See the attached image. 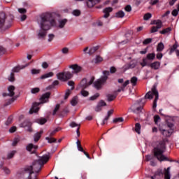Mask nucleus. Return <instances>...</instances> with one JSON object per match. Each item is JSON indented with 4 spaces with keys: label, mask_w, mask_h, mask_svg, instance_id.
Listing matches in <instances>:
<instances>
[{
    "label": "nucleus",
    "mask_w": 179,
    "mask_h": 179,
    "mask_svg": "<svg viewBox=\"0 0 179 179\" xmlns=\"http://www.w3.org/2000/svg\"><path fill=\"white\" fill-rule=\"evenodd\" d=\"M130 83H131L132 86H136V83H138V78L132 77L130 80Z\"/></svg>",
    "instance_id": "nucleus-35"
},
{
    "label": "nucleus",
    "mask_w": 179,
    "mask_h": 179,
    "mask_svg": "<svg viewBox=\"0 0 179 179\" xmlns=\"http://www.w3.org/2000/svg\"><path fill=\"white\" fill-rule=\"evenodd\" d=\"M97 50H99V46L92 47L89 50L88 54L90 55H93V54H94Z\"/></svg>",
    "instance_id": "nucleus-30"
},
{
    "label": "nucleus",
    "mask_w": 179,
    "mask_h": 179,
    "mask_svg": "<svg viewBox=\"0 0 179 179\" xmlns=\"http://www.w3.org/2000/svg\"><path fill=\"white\" fill-rule=\"evenodd\" d=\"M131 108L134 113H135L136 114H139V113L142 112V109L143 108L142 106H136V103H135L134 106H131Z\"/></svg>",
    "instance_id": "nucleus-20"
},
{
    "label": "nucleus",
    "mask_w": 179,
    "mask_h": 179,
    "mask_svg": "<svg viewBox=\"0 0 179 179\" xmlns=\"http://www.w3.org/2000/svg\"><path fill=\"white\" fill-rule=\"evenodd\" d=\"M50 155H44L39 159L34 161L31 165L24 168V173L34 171L36 174H38L41 171V168L50 160Z\"/></svg>",
    "instance_id": "nucleus-2"
},
{
    "label": "nucleus",
    "mask_w": 179,
    "mask_h": 179,
    "mask_svg": "<svg viewBox=\"0 0 179 179\" xmlns=\"http://www.w3.org/2000/svg\"><path fill=\"white\" fill-rule=\"evenodd\" d=\"M171 31V27H168L166 29H164L162 31H160L159 33L161 34H169Z\"/></svg>",
    "instance_id": "nucleus-32"
},
{
    "label": "nucleus",
    "mask_w": 179,
    "mask_h": 179,
    "mask_svg": "<svg viewBox=\"0 0 179 179\" xmlns=\"http://www.w3.org/2000/svg\"><path fill=\"white\" fill-rule=\"evenodd\" d=\"M117 97L115 95L108 94L107 95L108 101H113Z\"/></svg>",
    "instance_id": "nucleus-47"
},
{
    "label": "nucleus",
    "mask_w": 179,
    "mask_h": 179,
    "mask_svg": "<svg viewBox=\"0 0 179 179\" xmlns=\"http://www.w3.org/2000/svg\"><path fill=\"white\" fill-rule=\"evenodd\" d=\"M45 139H46V141H48V143H54L57 142V139L52 138V136L46 137Z\"/></svg>",
    "instance_id": "nucleus-37"
},
{
    "label": "nucleus",
    "mask_w": 179,
    "mask_h": 179,
    "mask_svg": "<svg viewBox=\"0 0 179 179\" xmlns=\"http://www.w3.org/2000/svg\"><path fill=\"white\" fill-rule=\"evenodd\" d=\"M151 17H152V13H147L143 16V19L145 20H149V19H150Z\"/></svg>",
    "instance_id": "nucleus-45"
},
{
    "label": "nucleus",
    "mask_w": 179,
    "mask_h": 179,
    "mask_svg": "<svg viewBox=\"0 0 179 179\" xmlns=\"http://www.w3.org/2000/svg\"><path fill=\"white\" fill-rule=\"evenodd\" d=\"M98 105H99L101 107H106V106H107V103L103 101V100H101L99 103H98Z\"/></svg>",
    "instance_id": "nucleus-58"
},
{
    "label": "nucleus",
    "mask_w": 179,
    "mask_h": 179,
    "mask_svg": "<svg viewBox=\"0 0 179 179\" xmlns=\"http://www.w3.org/2000/svg\"><path fill=\"white\" fill-rule=\"evenodd\" d=\"M70 127L71 128L77 127V130H76L77 135H78V136H80V132H79V129H80V124H77L75 122H72L71 123H70Z\"/></svg>",
    "instance_id": "nucleus-18"
},
{
    "label": "nucleus",
    "mask_w": 179,
    "mask_h": 179,
    "mask_svg": "<svg viewBox=\"0 0 179 179\" xmlns=\"http://www.w3.org/2000/svg\"><path fill=\"white\" fill-rule=\"evenodd\" d=\"M113 12V8L112 7H107L103 10V13H104L103 17L105 19H107L108 17H110V13Z\"/></svg>",
    "instance_id": "nucleus-16"
},
{
    "label": "nucleus",
    "mask_w": 179,
    "mask_h": 179,
    "mask_svg": "<svg viewBox=\"0 0 179 179\" xmlns=\"http://www.w3.org/2000/svg\"><path fill=\"white\" fill-rule=\"evenodd\" d=\"M67 22H68V20H66V19H64V20H60L59 22V29H64V27H65V24H66Z\"/></svg>",
    "instance_id": "nucleus-27"
},
{
    "label": "nucleus",
    "mask_w": 179,
    "mask_h": 179,
    "mask_svg": "<svg viewBox=\"0 0 179 179\" xmlns=\"http://www.w3.org/2000/svg\"><path fill=\"white\" fill-rule=\"evenodd\" d=\"M38 124H40L41 125H44L45 122H47V119L45 118H41L37 120Z\"/></svg>",
    "instance_id": "nucleus-41"
},
{
    "label": "nucleus",
    "mask_w": 179,
    "mask_h": 179,
    "mask_svg": "<svg viewBox=\"0 0 179 179\" xmlns=\"http://www.w3.org/2000/svg\"><path fill=\"white\" fill-rule=\"evenodd\" d=\"M52 76H54V73L49 72L41 76V79H47L48 78H51Z\"/></svg>",
    "instance_id": "nucleus-29"
},
{
    "label": "nucleus",
    "mask_w": 179,
    "mask_h": 179,
    "mask_svg": "<svg viewBox=\"0 0 179 179\" xmlns=\"http://www.w3.org/2000/svg\"><path fill=\"white\" fill-rule=\"evenodd\" d=\"M114 113V110H110L108 111L107 113V115L105 117V118L103 119L101 125H104L106 124V121H108V118H110V117H111V115H113V114Z\"/></svg>",
    "instance_id": "nucleus-19"
},
{
    "label": "nucleus",
    "mask_w": 179,
    "mask_h": 179,
    "mask_svg": "<svg viewBox=\"0 0 179 179\" xmlns=\"http://www.w3.org/2000/svg\"><path fill=\"white\" fill-rule=\"evenodd\" d=\"M156 58V54L155 53H148L146 56V57L143 58L142 62H141V66H149L150 64V62L149 61H153Z\"/></svg>",
    "instance_id": "nucleus-8"
},
{
    "label": "nucleus",
    "mask_w": 179,
    "mask_h": 179,
    "mask_svg": "<svg viewBox=\"0 0 179 179\" xmlns=\"http://www.w3.org/2000/svg\"><path fill=\"white\" fill-rule=\"evenodd\" d=\"M177 47H178V45H177V43H175L170 50V54H173V52H174L176 51V50H177Z\"/></svg>",
    "instance_id": "nucleus-48"
},
{
    "label": "nucleus",
    "mask_w": 179,
    "mask_h": 179,
    "mask_svg": "<svg viewBox=\"0 0 179 179\" xmlns=\"http://www.w3.org/2000/svg\"><path fill=\"white\" fill-rule=\"evenodd\" d=\"M5 52H6V49L2 46H0V55H3Z\"/></svg>",
    "instance_id": "nucleus-57"
},
{
    "label": "nucleus",
    "mask_w": 179,
    "mask_h": 179,
    "mask_svg": "<svg viewBox=\"0 0 179 179\" xmlns=\"http://www.w3.org/2000/svg\"><path fill=\"white\" fill-rule=\"evenodd\" d=\"M150 43H152V38H146L143 41V44L144 45H148V44H150Z\"/></svg>",
    "instance_id": "nucleus-46"
},
{
    "label": "nucleus",
    "mask_w": 179,
    "mask_h": 179,
    "mask_svg": "<svg viewBox=\"0 0 179 179\" xmlns=\"http://www.w3.org/2000/svg\"><path fill=\"white\" fill-rule=\"evenodd\" d=\"M149 66L151 68H159L160 66V63L159 62H155L154 63L149 64Z\"/></svg>",
    "instance_id": "nucleus-38"
},
{
    "label": "nucleus",
    "mask_w": 179,
    "mask_h": 179,
    "mask_svg": "<svg viewBox=\"0 0 179 179\" xmlns=\"http://www.w3.org/2000/svg\"><path fill=\"white\" fill-rule=\"evenodd\" d=\"M115 17L117 19H122L125 16V13L122 10H119L115 13Z\"/></svg>",
    "instance_id": "nucleus-25"
},
{
    "label": "nucleus",
    "mask_w": 179,
    "mask_h": 179,
    "mask_svg": "<svg viewBox=\"0 0 179 179\" xmlns=\"http://www.w3.org/2000/svg\"><path fill=\"white\" fill-rule=\"evenodd\" d=\"M72 14L74 15V16H80V11L79 10H73L72 12Z\"/></svg>",
    "instance_id": "nucleus-55"
},
{
    "label": "nucleus",
    "mask_w": 179,
    "mask_h": 179,
    "mask_svg": "<svg viewBox=\"0 0 179 179\" xmlns=\"http://www.w3.org/2000/svg\"><path fill=\"white\" fill-rule=\"evenodd\" d=\"M20 69L19 68H14L12 70V73H10V77L8 78L9 82H15V74L13 73L14 72H20Z\"/></svg>",
    "instance_id": "nucleus-17"
},
{
    "label": "nucleus",
    "mask_w": 179,
    "mask_h": 179,
    "mask_svg": "<svg viewBox=\"0 0 179 179\" xmlns=\"http://www.w3.org/2000/svg\"><path fill=\"white\" fill-rule=\"evenodd\" d=\"M19 13H21L22 15H24L27 12V10L25 8H18Z\"/></svg>",
    "instance_id": "nucleus-60"
},
{
    "label": "nucleus",
    "mask_w": 179,
    "mask_h": 179,
    "mask_svg": "<svg viewBox=\"0 0 179 179\" xmlns=\"http://www.w3.org/2000/svg\"><path fill=\"white\" fill-rule=\"evenodd\" d=\"M159 131H160L162 135H163V136H166V137L171 136V135L173 132V129H164L159 128Z\"/></svg>",
    "instance_id": "nucleus-12"
},
{
    "label": "nucleus",
    "mask_w": 179,
    "mask_h": 179,
    "mask_svg": "<svg viewBox=\"0 0 179 179\" xmlns=\"http://www.w3.org/2000/svg\"><path fill=\"white\" fill-rule=\"evenodd\" d=\"M8 93H3V97H6V96H10V97H13L15 96V86L10 85L8 87Z\"/></svg>",
    "instance_id": "nucleus-13"
},
{
    "label": "nucleus",
    "mask_w": 179,
    "mask_h": 179,
    "mask_svg": "<svg viewBox=\"0 0 179 179\" xmlns=\"http://www.w3.org/2000/svg\"><path fill=\"white\" fill-rule=\"evenodd\" d=\"M20 127H21V128H26V127H27V131L29 132L33 131V129H31V122H30L29 121H24V122L20 124Z\"/></svg>",
    "instance_id": "nucleus-14"
},
{
    "label": "nucleus",
    "mask_w": 179,
    "mask_h": 179,
    "mask_svg": "<svg viewBox=\"0 0 179 179\" xmlns=\"http://www.w3.org/2000/svg\"><path fill=\"white\" fill-rule=\"evenodd\" d=\"M164 178L170 179V167H168L166 169H165Z\"/></svg>",
    "instance_id": "nucleus-33"
},
{
    "label": "nucleus",
    "mask_w": 179,
    "mask_h": 179,
    "mask_svg": "<svg viewBox=\"0 0 179 179\" xmlns=\"http://www.w3.org/2000/svg\"><path fill=\"white\" fill-rule=\"evenodd\" d=\"M62 128L61 127H57L55 129L50 133L49 136H54V135H55L57 132H59V131H62Z\"/></svg>",
    "instance_id": "nucleus-31"
},
{
    "label": "nucleus",
    "mask_w": 179,
    "mask_h": 179,
    "mask_svg": "<svg viewBox=\"0 0 179 179\" xmlns=\"http://www.w3.org/2000/svg\"><path fill=\"white\" fill-rule=\"evenodd\" d=\"M54 37H55V35H54L53 34H50L48 35V41L49 43H51V41H52V40H54Z\"/></svg>",
    "instance_id": "nucleus-53"
},
{
    "label": "nucleus",
    "mask_w": 179,
    "mask_h": 179,
    "mask_svg": "<svg viewBox=\"0 0 179 179\" xmlns=\"http://www.w3.org/2000/svg\"><path fill=\"white\" fill-rule=\"evenodd\" d=\"M32 75H37L38 73H40V69H33L31 71Z\"/></svg>",
    "instance_id": "nucleus-54"
},
{
    "label": "nucleus",
    "mask_w": 179,
    "mask_h": 179,
    "mask_svg": "<svg viewBox=\"0 0 179 179\" xmlns=\"http://www.w3.org/2000/svg\"><path fill=\"white\" fill-rule=\"evenodd\" d=\"M155 96V100L153 101L152 108L155 110L157 107V100H159V92L156 89V86H153L151 91H149L145 96V99H148L149 100H152L153 96Z\"/></svg>",
    "instance_id": "nucleus-5"
},
{
    "label": "nucleus",
    "mask_w": 179,
    "mask_h": 179,
    "mask_svg": "<svg viewBox=\"0 0 179 179\" xmlns=\"http://www.w3.org/2000/svg\"><path fill=\"white\" fill-rule=\"evenodd\" d=\"M103 74V76L94 83V87H95L96 90H100L103 87V85L107 82L108 75H110V71H104Z\"/></svg>",
    "instance_id": "nucleus-6"
},
{
    "label": "nucleus",
    "mask_w": 179,
    "mask_h": 179,
    "mask_svg": "<svg viewBox=\"0 0 179 179\" xmlns=\"http://www.w3.org/2000/svg\"><path fill=\"white\" fill-rule=\"evenodd\" d=\"M38 149V146L33 143H29L26 147V150H27V152H29L31 155H34V153L37 152Z\"/></svg>",
    "instance_id": "nucleus-11"
},
{
    "label": "nucleus",
    "mask_w": 179,
    "mask_h": 179,
    "mask_svg": "<svg viewBox=\"0 0 179 179\" xmlns=\"http://www.w3.org/2000/svg\"><path fill=\"white\" fill-rule=\"evenodd\" d=\"M100 2H101V0H87L86 4L87 8H93L97 3H100Z\"/></svg>",
    "instance_id": "nucleus-15"
},
{
    "label": "nucleus",
    "mask_w": 179,
    "mask_h": 179,
    "mask_svg": "<svg viewBox=\"0 0 179 179\" xmlns=\"http://www.w3.org/2000/svg\"><path fill=\"white\" fill-rule=\"evenodd\" d=\"M20 140L19 138H15L13 141L12 145L13 146H16V145H17V143H19V141Z\"/></svg>",
    "instance_id": "nucleus-64"
},
{
    "label": "nucleus",
    "mask_w": 179,
    "mask_h": 179,
    "mask_svg": "<svg viewBox=\"0 0 179 179\" xmlns=\"http://www.w3.org/2000/svg\"><path fill=\"white\" fill-rule=\"evenodd\" d=\"M25 173L29 174L27 179H37V173H36L34 171L25 172Z\"/></svg>",
    "instance_id": "nucleus-24"
},
{
    "label": "nucleus",
    "mask_w": 179,
    "mask_h": 179,
    "mask_svg": "<svg viewBox=\"0 0 179 179\" xmlns=\"http://www.w3.org/2000/svg\"><path fill=\"white\" fill-rule=\"evenodd\" d=\"M178 9H174L172 12H171V15L172 16H178Z\"/></svg>",
    "instance_id": "nucleus-63"
},
{
    "label": "nucleus",
    "mask_w": 179,
    "mask_h": 179,
    "mask_svg": "<svg viewBox=\"0 0 179 179\" xmlns=\"http://www.w3.org/2000/svg\"><path fill=\"white\" fill-rule=\"evenodd\" d=\"M16 153H17L16 150L10 151L7 155V159H13V156H15V155H16Z\"/></svg>",
    "instance_id": "nucleus-34"
},
{
    "label": "nucleus",
    "mask_w": 179,
    "mask_h": 179,
    "mask_svg": "<svg viewBox=\"0 0 179 179\" xmlns=\"http://www.w3.org/2000/svg\"><path fill=\"white\" fill-rule=\"evenodd\" d=\"M136 66V60H132L129 63V68H135Z\"/></svg>",
    "instance_id": "nucleus-49"
},
{
    "label": "nucleus",
    "mask_w": 179,
    "mask_h": 179,
    "mask_svg": "<svg viewBox=\"0 0 179 179\" xmlns=\"http://www.w3.org/2000/svg\"><path fill=\"white\" fill-rule=\"evenodd\" d=\"M94 110L96 113H99V111H101L102 107L98 103L97 106L95 107Z\"/></svg>",
    "instance_id": "nucleus-61"
},
{
    "label": "nucleus",
    "mask_w": 179,
    "mask_h": 179,
    "mask_svg": "<svg viewBox=\"0 0 179 179\" xmlns=\"http://www.w3.org/2000/svg\"><path fill=\"white\" fill-rule=\"evenodd\" d=\"M129 80H126L122 85L118 88L117 92L118 93H120V92H124V90H125V87H127V86H128V85H129Z\"/></svg>",
    "instance_id": "nucleus-23"
},
{
    "label": "nucleus",
    "mask_w": 179,
    "mask_h": 179,
    "mask_svg": "<svg viewBox=\"0 0 179 179\" xmlns=\"http://www.w3.org/2000/svg\"><path fill=\"white\" fill-rule=\"evenodd\" d=\"M151 24H156V26H159V24H161V26H163V23L162 22V20H153L151 22Z\"/></svg>",
    "instance_id": "nucleus-42"
},
{
    "label": "nucleus",
    "mask_w": 179,
    "mask_h": 179,
    "mask_svg": "<svg viewBox=\"0 0 179 179\" xmlns=\"http://www.w3.org/2000/svg\"><path fill=\"white\" fill-rule=\"evenodd\" d=\"M6 14L3 12H0V30L1 31H5L8 30L11 26L10 22L6 24Z\"/></svg>",
    "instance_id": "nucleus-7"
},
{
    "label": "nucleus",
    "mask_w": 179,
    "mask_h": 179,
    "mask_svg": "<svg viewBox=\"0 0 179 179\" xmlns=\"http://www.w3.org/2000/svg\"><path fill=\"white\" fill-rule=\"evenodd\" d=\"M59 107H60L59 104L56 105V106L53 110V113H52L53 115H55V114H57V111H58V110H59Z\"/></svg>",
    "instance_id": "nucleus-56"
},
{
    "label": "nucleus",
    "mask_w": 179,
    "mask_h": 179,
    "mask_svg": "<svg viewBox=\"0 0 179 179\" xmlns=\"http://www.w3.org/2000/svg\"><path fill=\"white\" fill-rule=\"evenodd\" d=\"M163 50H164V44H163V43H158L157 46V52H162V51H163Z\"/></svg>",
    "instance_id": "nucleus-28"
},
{
    "label": "nucleus",
    "mask_w": 179,
    "mask_h": 179,
    "mask_svg": "<svg viewBox=\"0 0 179 179\" xmlns=\"http://www.w3.org/2000/svg\"><path fill=\"white\" fill-rule=\"evenodd\" d=\"M38 92H40V88H38V87L32 88L31 90V92L33 94H36V93H38Z\"/></svg>",
    "instance_id": "nucleus-51"
},
{
    "label": "nucleus",
    "mask_w": 179,
    "mask_h": 179,
    "mask_svg": "<svg viewBox=\"0 0 179 179\" xmlns=\"http://www.w3.org/2000/svg\"><path fill=\"white\" fill-rule=\"evenodd\" d=\"M43 130H41L39 132H37L34 135V142H38L40 141V138H41V135H43Z\"/></svg>",
    "instance_id": "nucleus-22"
},
{
    "label": "nucleus",
    "mask_w": 179,
    "mask_h": 179,
    "mask_svg": "<svg viewBox=\"0 0 179 179\" xmlns=\"http://www.w3.org/2000/svg\"><path fill=\"white\" fill-rule=\"evenodd\" d=\"M163 25H161V24H159V25L153 26L151 28L150 33H156V31H158L159 29H162Z\"/></svg>",
    "instance_id": "nucleus-26"
},
{
    "label": "nucleus",
    "mask_w": 179,
    "mask_h": 179,
    "mask_svg": "<svg viewBox=\"0 0 179 179\" xmlns=\"http://www.w3.org/2000/svg\"><path fill=\"white\" fill-rule=\"evenodd\" d=\"M73 73H79L82 72V68H73Z\"/></svg>",
    "instance_id": "nucleus-52"
},
{
    "label": "nucleus",
    "mask_w": 179,
    "mask_h": 179,
    "mask_svg": "<svg viewBox=\"0 0 179 179\" xmlns=\"http://www.w3.org/2000/svg\"><path fill=\"white\" fill-rule=\"evenodd\" d=\"M50 96H51V94L50 92H46L45 94H43L40 99V103L36 102L33 103L31 108L29 110V114H33V113H37V111L40 110L38 106H40V104H44V103H48V99H50Z\"/></svg>",
    "instance_id": "nucleus-4"
},
{
    "label": "nucleus",
    "mask_w": 179,
    "mask_h": 179,
    "mask_svg": "<svg viewBox=\"0 0 179 179\" xmlns=\"http://www.w3.org/2000/svg\"><path fill=\"white\" fill-rule=\"evenodd\" d=\"M154 156L159 162H169V158L163 155L166 152V140L159 142L157 145L154 148Z\"/></svg>",
    "instance_id": "nucleus-3"
},
{
    "label": "nucleus",
    "mask_w": 179,
    "mask_h": 179,
    "mask_svg": "<svg viewBox=\"0 0 179 179\" xmlns=\"http://www.w3.org/2000/svg\"><path fill=\"white\" fill-rule=\"evenodd\" d=\"M40 27L41 30L38 34V38H44L47 36V31L55 24V18L51 13H44L40 16Z\"/></svg>",
    "instance_id": "nucleus-1"
},
{
    "label": "nucleus",
    "mask_w": 179,
    "mask_h": 179,
    "mask_svg": "<svg viewBox=\"0 0 179 179\" xmlns=\"http://www.w3.org/2000/svg\"><path fill=\"white\" fill-rule=\"evenodd\" d=\"M124 10L126 12H131V10H132V7H131V5H127L125 6Z\"/></svg>",
    "instance_id": "nucleus-62"
},
{
    "label": "nucleus",
    "mask_w": 179,
    "mask_h": 179,
    "mask_svg": "<svg viewBox=\"0 0 179 179\" xmlns=\"http://www.w3.org/2000/svg\"><path fill=\"white\" fill-rule=\"evenodd\" d=\"M71 93H72V90H66V93L64 95V100H66V99H68L69 96H71Z\"/></svg>",
    "instance_id": "nucleus-44"
},
{
    "label": "nucleus",
    "mask_w": 179,
    "mask_h": 179,
    "mask_svg": "<svg viewBox=\"0 0 179 179\" xmlns=\"http://www.w3.org/2000/svg\"><path fill=\"white\" fill-rule=\"evenodd\" d=\"M71 106L75 107V106H76V104H78V97H76V96L73 97L71 101Z\"/></svg>",
    "instance_id": "nucleus-39"
},
{
    "label": "nucleus",
    "mask_w": 179,
    "mask_h": 179,
    "mask_svg": "<svg viewBox=\"0 0 179 179\" xmlns=\"http://www.w3.org/2000/svg\"><path fill=\"white\" fill-rule=\"evenodd\" d=\"M2 170H3V173H5V174H7V175L10 174V169H9V168H8L6 166H3Z\"/></svg>",
    "instance_id": "nucleus-43"
},
{
    "label": "nucleus",
    "mask_w": 179,
    "mask_h": 179,
    "mask_svg": "<svg viewBox=\"0 0 179 179\" xmlns=\"http://www.w3.org/2000/svg\"><path fill=\"white\" fill-rule=\"evenodd\" d=\"M103 57H101L100 55H96L94 59L92 60V64H100V62H102Z\"/></svg>",
    "instance_id": "nucleus-21"
},
{
    "label": "nucleus",
    "mask_w": 179,
    "mask_h": 179,
    "mask_svg": "<svg viewBox=\"0 0 179 179\" xmlns=\"http://www.w3.org/2000/svg\"><path fill=\"white\" fill-rule=\"evenodd\" d=\"M135 131L137 134H141V124L136 123L135 125Z\"/></svg>",
    "instance_id": "nucleus-40"
},
{
    "label": "nucleus",
    "mask_w": 179,
    "mask_h": 179,
    "mask_svg": "<svg viewBox=\"0 0 179 179\" xmlns=\"http://www.w3.org/2000/svg\"><path fill=\"white\" fill-rule=\"evenodd\" d=\"M81 94L82 96H83L84 97H87V96H89V92L87 91H85V90H83L81 91Z\"/></svg>",
    "instance_id": "nucleus-59"
},
{
    "label": "nucleus",
    "mask_w": 179,
    "mask_h": 179,
    "mask_svg": "<svg viewBox=\"0 0 179 179\" xmlns=\"http://www.w3.org/2000/svg\"><path fill=\"white\" fill-rule=\"evenodd\" d=\"M72 73L70 72H62L57 74V79H59V80H62V82L69 80V79L72 78Z\"/></svg>",
    "instance_id": "nucleus-9"
},
{
    "label": "nucleus",
    "mask_w": 179,
    "mask_h": 179,
    "mask_svg": "<svg viewBox=\"0 0 179 179\" xmlns=\"http://www.w3.org/2000/svg\"><path fill=\"white\" fill-rule=\"evenodd\" d=\"M93 82H94V77H92L89 83H87V80L86 78H83L80 83V86L83 89H86V87H89L90 85H92Z\"/></svg>",
    "instance_id": "nucleus-10"
},
{
    "label": "nucleus",
    "mask_w": 179,
    "mask_h": 179,
    "mask_svg": "<svg viewBox=\"0 0 179 179\" xmlns=\"http://www.w3.org/2000/svg\"><path fill=\"white\" fill-rule=\"evenodd\" d=\"M99 96H100V94L96 93L94 95H93L92 96H90V100H91V101L96 100Z\"/></svg>",
    "instance_id": "nucleus-50"
},
{
    "label": "nucleus",
    "mask_w": 179,
    "mask_h": 179,
    "mask_svg": "<svg viewBox=\"0 0 179 179\" xmlns=\"http://www.w3.org/2000/svg\"><path fill=\"white\" fill-rule=\"evenodd\" d=\"M124 118L122 117H117L113 119V124H120V122H123Z\"/></svg>",
    "instance_id": "nucleus-36"
}]
</instances>
